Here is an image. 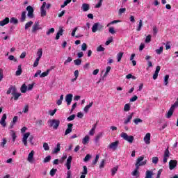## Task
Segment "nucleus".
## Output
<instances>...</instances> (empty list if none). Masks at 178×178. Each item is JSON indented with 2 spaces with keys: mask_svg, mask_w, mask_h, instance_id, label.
Wrapping results in <instances>:
<instances>
[{
  "mask_svg": "<svg viewBox=\"0 0 178 178\" xmlns=\"http://www.w3.org/2000/svg\"><path fill=\"white\" fill-rule=\"evenodd\" d=\"M144 156H141L138 157L136 160V163L135 164L136 168L131 172L132 176H136V177H140V172H138V169H140V166H144L147 165V160L144 161Z\"/></svg>",
  "mask_w": 178,
  "mask_h": 178,
  "instance_id": "1",
  "label": "nucleus"
},
{
  "mask_svg": "<svg viewBox=\"0 0 178 178\" xmlns=\"http://www.w3.org/2000/svg\"><path fill=\"white\" fill-rule=\"evenodd\" d=\"M48 123L49 124V127H53L54 130H58V127H59V125L60 124V121L59 120L53 119L49 120Z\"/></svg>",
  "mask_w": 178,
  "mask_h": 178,
  "instance_id": "2",
  "label": "nucleus"
},
{
  "mask_svg": "<svg viewBox=\"0 0 178 178\" xmlns=\"http://www.w3.org/2000/svg\"><path fill=\"white\" fill-rule=\"evenodd\" d=\"M121 137L124 138L126 141H128L130 144H132L133 141H134V136H129L127 133L122 132L121 134Z\"/></svg>",
  "mask_w": 178,
  "mask_h": 178,
  "instance_id": "3",
  "label": "nucleus"
},
{
  "mask_svg": "<svg viewBox=\"0 0 178 178\" xmlns=\"http://www.w3.org/2000/svg\"><path fill=\"white\" fill-rule=\"evenodd\" d=\"M102 29H104V26H102V24H101L99 22H96L93 24L92 27V33H97V30L101 31Z\"/></svg>",
  "mask_w": 178,
  "mask_h": 178,
  "instance_id": "4",
  "label": "nucleus"
},
{
  "mask_svg": "<svg viewBox=\"0 0 178 178\" xmlns=\"http://www.w3.org/2000/svg\"><path fill=\"white\" fill-rule=\"evenodd\" d=\"M26 10L28 12L27 16L29 19H33L34 17V8L31 7V6H28L26 7Z\"/></svg>",
  "mask_w": 178,
  "mask_h": 178,
  "instance_id": "5",
  "label": "nucleus"
},
{
  "mask_svg": "<svg viewBox=\"0 0 178 178\" xmlns=\"http://www.w3.org/2000/svg\"><path fill=\"white\" fill-rule=\"evenodd\" d=\"M47 6V2L44 1L40 7V16L41 17H45L47 16V10H45V7Z\"/></svg>",
  "mask_w": 178,
  "mask_h": 178,
  "instance_id": "6",
  "label": "nucleus"
},
{
  "mask_svg": "<svg viewBox=\"0 0 178 178\" xmlns=\"http://www.w3.org/2000/svg\"><path fill=\"white\" fill-rule=\"evenodd\" d=\"M118 147H119V140L112 143L108 146L109 149H113V151H116L118 149Z\"/></svg>",
  "mask_w": 178,
  "mask_h": 178,
  "instance_id": "7",
  "label": "nucleus"
},
{
  "mask_svg": "<svg viewBox=\"0 0 178 178\" xmlns=\"http://www.w3.org/2000/svg\"><path fill=\"white\" fill-rule=\"evenodd\" d=\"M169 156H170V152H169V147H167L164 152L163 159V163H166V162H168V158H169Z\"/></svg>",
  "mask_w": 178,
  "mask_h": 178,
  "instance_id": "8",
  "label": "nucleus"
},
{
  "mask_svg": "<svg viewBox=\"0 0 178 178\" xmlns=\"http://www.w3.org/2000/svg\"><path fill=\"white\" fill-rule=\"evenodd\" d=\"M17 91V89L16 88V86H10L8 90L6 92V94L9 95V94H15Z\"/></svg>",
  "mask_w": 178,
  "mask_h": 178,
  "instance_id": "9",
  "label": "nucleus"
},
{
  "mask_svg": "<svg viewBox=\"0 0 178 178\" xmlns=\"http://www.w3.org/2000/svg\"><path fill=\"white\" fill-rule=\"evenodd\" d=\"M72 161H73V157L72 156H70L67 159L65 164V166L67 169V170H70V168H72Z\"/></svg>",
  "mask_w": 178,
  "mask_h": 178,
  "instance_id": "10",
  "label": "nucleus"
},
{
  "mask_svg": "<svg viewBox=\"0 0 178 178\" xmlns=\"http://www.w3.org/2000/svg\"><path fill=\"white\" fill-rule=\"evenodd\" d=\"M176 166H177V161L176 160H170L169 162L170 170H173Z\"/></svg>",
  "mask_w": 178,
  "mask_h": 178,
  "instance_id": "11",
  "label": "nucleus"
},
{
  "mask_svg": "<svg viewBox=\"0 0 178 178\" xmlns=\"http://www.w3.org/2000/svg\"><path fill=\"white\" fill-rule=\"evenodd\" d=\"M42 28L40 27V23L38 22H35L32 28V33H35L37 30H42Z\"/></svg>",
  "mask_w": 178,
  "mask_h": 178,
  "instance_id": "12",
  "label": "nucleus"
},
{
  "mask_svg": "<svg viewBox=\"0 0 178 178\" xmlns=\"http://www.w3.org/2000/svg\"><path fill=\"white\" fill-rule=\"evenodd\" d=\"M65 101L67 102V105H70V104H72V101H73V95L67 94L65 96Z\"/></svg>",
  "mask_w": 178,
  "mask_h": 178,
  "instance_id": "13",
  "label": "nucleus"
},
{
  "mask_svg": "<svg viewBox=\"0 0 178 178\" xmlns=\"http://www.w3.org/2000/svg\"><path fill=\"white\" fill-rule=\"evenodd\" d=\"M143 140L145 144H147V145L151 144V134L150 133L146 134Z\"/></svg>",
  "mask_w": 178,
  "mask_h": 178,
  "instance_id": "14",
  "label": "nucleus"
},
{
  "mask_svg": "<svg viewBox=\"0 0 178 178\" xmlns=\"http://www.w3.org/2000/svg\"><path fill=\"white\" fill-rule=\"evenodd\" d=\"M72 130H73V124L69 123L67 124V128L65 130V136H67V134H70V133H72Z\"/></svg>",
  "mask_w": 178,
  "mask_h": 178,
  "instance_id": "15",
  "label": "nucleus"
},
{
  "mask_svg": "<svg viewBox=\"0 0 178 178\" xmlns=\"http://www.w3.org/2000/svg\"><path fill=\"white\" fill-rule=\"evenodd\" d=\"M29 137H30V132L26 133L23 136L22 143L25 147H27V138H29Z\"/></svg>",
  "mask_w": 178,
  "mask_h": 178,
  "instance_id": "16",
  "label": "nucleus"
},
{
  "mask_svg": "<svg viewBox=\"0 0 178 178\" xmlns=\"http://www.w3.org/2000/svg\"><path fill=\"white\" fill-rule=\"evenodd\" d=\"M161 71V66L158 65L156 67V70H155V72L153 75V79L154 80H156V79H158V74H159V72Z\"/></svg>",
  "mask_w": 178,
  "mask_h": 178,
  "instance_id": "17",
  "label": "nucleus"
},
{
  "mask_svg": "<svg viewBox=\"0 0 178 178\" xmlns=\"http://www.w3.org/2000/svg\"><path fill=\"white\" fill-rule=\"evenodd\" d=\"M173 112H175V109L172 108V107L170 108L168 112L165 115V118L167 119H170L172 116H173Z\"/></svg>",
  "mask_w": 178,
  "mask_h": 178,
  "instance_id": "18",
  "label": "nucleus"
},
{
  "mask_svg": "<svg viewBox=\"0 0 178 178\" xmlns=\"http://www.w3.org/2000/svg\"><path fill=\"white\" fill-rule=\"evenodd\" d=\"M5 120H6V114H3L0 120V124H1L3 127H6V122H5Z\"/></svg>",
  "mask_w": 178,
  "mask_h": 178,
  "instance_id": "19",
  "label": "nucleus"
},
{
  "mask_svg": "<svg viewBox=\"0 0 178 178\" xmlns=\"http://www.w3.org/2000/svg\"><path fill=\"white\" fill-rule=\"evenodd\" d=\"M81 9L83 10V12H88V10H90V4L86 3H83Z\"/></svg>",
  "mask_w": 178,
  "mask_h": 178,
  "instance_id": "20",
  "label": "nucleus"
},
{
  "mask_svg": "<svg viewBox=\"0 0 178 178\" xmlns=\"http://www.w3.org/2000/svg\"><path fill=\"white\" fill-rule=\"evenodd\" d=\"M133 116H134V113H131L128 115L127 120L124 121V124H128V123H130V120L133 119Z\"/></svg>",
  "mask_w": 178,
  "mask_h": 178,
  "instance_id": "21",
  "label": "nucleus"
},
{
  "mask_svg": "<svg viewBox=\"0 0 178 178\" xmlns=\"http://www.w3.org/2000/svg\"><path fill=\"white\" fill-rule=\"evenodd\" d=\"M33 159H34V150H32L28 156L29 162H33Z\"/></svg>",
  "mask_w": 178,
  "mask_h": 178,
  "instance_id": "22",
  "label": "nucleus"
},
{
  "mask_svg": "<svg viewBox=\"0 0 178 178\" xmlns=\"http://www.w3.org/2000/svg\"><path fill=\"white\" fill-rule=\"evenodd\" d=\"M12 95L13 96V97H11V99H13L14 98L15 101H17V99H19V97L22 95V93H17V91L13 93Z\"/></svg>",
  "mask_w": 178,
  "mask_h": 178,
  "instance_id": "23",
  "label": "nucleus"
},
{
  "mask_svg": "<svg viewBox=\"0 0 178 178\" xmlns=\"http://www.w3.org/2000/svg\"><path fill=\"white\" fill-rule=\"evenodd\" d=\"M9 23V17H6L2 21H0V26H3Z\"/></svg>",
  "mask_w": 178,
  "mask_h": 178,
  "instance_id": "24",
  "label": "nucleus"
},
{
  "mask_svg": "<svg viewBox=\"0 0 178 178\" xmlns=\"http://www.w3.org/2000/svg\"><path fill=\"white\" fill-rule=\"evenodd\" d=\"M93 104H94V102H92L88 105L84 107L83 111L85 113H88V109H90V108H91V106H92Z\"/></svg>",
  "mask_w": 178,
  "mask_h": 178,
  "instance_id": "25",
  "label": "nucleus"
},
{
  "mask_svg": "<svg viewBox=\"0 0 178 178\" xmlns=\"http://www.w3.org/2000/svg\"><path fill=\"white\" fill-rule=\"evenodd\" d=\"M152 176H154V172L152 170L146 171L145 178H152Z\"/></svg>",
  "mask_w": 178,
  "mask_h": 178,
  "instance_id": "26",
  "label": "nucleus"
},
{
  "mask_svg": "<svg viewBox=\"0 0 178 178\" xmlns=\"http://www.w3.org/2000/svg\"><path fill=\"white\" fill-rule=\"evenodd\" d=\"M95 129H97V124H93L92 128L89 131L90 136H94L95 134Z\"/></svg>",
  "mask_w": 178,
  "mask_h": 178,
  "instance_id": "27",
  "label": "nucleus"
},
{
  "mask_svg": "<svg viewBox=\"0 0 178 178\" xmlns=\"http://www.w3.org/2000/svg\"><path fill=\"white\" fill-rule=\"evenodd\" d=\"M60 151V143L57 144V147L54 149L52 154H58Z\"/></svg>",
  "mask_w": 178,
  "mask_h": 178,
  "instance_id": "28",
  "label": "nucleus"
},
{
  "mask_svg": "<svg viewBox=\"0 0 178 178\" xmlns=\"http://www.w3.org/2000/svg\"><path fill=\"white\" fill-rule=\"evenodd\" d=\"M90 141V136H88V135H86L83 140H82V143L83 144V145H86V144H88V142Z\"/></svg>",
  "mask_w": 178,
  "mask_h": 178,
  "instance_id": "29",
  "label": "nucleus"
},
{
  "mask_svg": "<svg viewBox=\"0 0 178 178\" xmlns=\"http://www.w3.org/2000/svg\"><path fill=\"white\" fill-rule=\"evenodd\" d=\"M23 73V70H22V65H18V69L15 72L16 76H20Z\"/></svg>",
  "mask_w": 178,
  "mask_h": 178,
  "instance_id": "30",
  "label": "nucleus"
},
{
  "mask_svg": "<svg viewBox=\"0 0 178 178\" xmlns=\"http://www.w3.org/2000/svg\"><path fill=\"white\" fill-rule=\"evenodd\" d=\"M26 13H27V12L26 11H23L21 15V19H20V22L21 23H23L24 22L26 21Z\"/></svg>",
  "mask_w": 178,
  "mask_h": 178,
  "instance_id": "31",
  "label": "nucleus"
},
{
  "mask_svg": "<svg viewBox=\"0 0 178 178\" xmlns=\"http://www.w3.org/2000/svg\"><path fill=\"white\" fill-rule=\"evenodd\" d=\"M21 92H22V94L27 92V86H26L24 83L21 87Z\"/></svg>",
  "mask_w": 178,
  "mask_h": 178,
  "instance_id": "32",
  "label": "nucleus"
},
{
  "mask_svg": "<svg viewBox=\"0 0 178 178\" xmlns=\"http://www.w3.org/2000/svg\"><path fill=\"white\" fill-rule=\"evenodd\" d=\"M119 169L118 166H115L111 169V176H115L116 175V172H118V170Z\"/></svg>",
  "mask_w": 178,
  "mask_h": 178,
  "instance_id": "33",
  "label": "nucleus"
},
{
  "mask_svg": "<svg viewBox=\"0 0 178 178\" xmlns=\"http://www.w3.org/2000/svg\"><path fill=\"white\" fill-rule=\"evenodd\" d=\"M37 56H38V57L36 58L41 59V57L42 56V49H39L38 50Z\"/></svg>",
  "mask_w": 178,
  "mask_h": 178,
  "instance_id": "34",
  "label": "nucleus"
},
{
  "mask_svg": "<svg viewBox=\"0 0 178 178\" xmlns=\"http://www.w3.org/2000/svg\"><path fill=\"white\" fill-rule=\"evenodd\" d=\"M169 84V74H166L164 77V86Z\"/></svg>",
  "mask_w": 178,
  "mask_h": 178,
  "instance_id": "35",
  "label": "nucleus"
},
{
  "mask_svg": "<svg viewBox=\"0 0 178 178\" xmlns=\"http://www.w3.org/2000/svg\"><path fill=\"white\" fill-rule=\"evenodd\" d=\"M141 27H143V20H139L138 26L136 28L137 31H141Z\"/></svg>",
  "mask_w": 178,
  "mask_h": 178,
  "instance_id": "36",
  "label": "nucleus"
},
{
  "mask_svg": "<svg viewBox=\"0 0 178 178\" xmlns=\"http://www.w3.org/2000/svg\"><path fill=\"white\" fill-rule=\"evenodd\" d=\"M122 58H123V52H120L117 55L118 62H120L122 60Z\"/></svg>",
  "mask_w": 178,
  "mask_h": 178,
  "instance_id": "37",
  "label": "nucleus"
},
{
  "mask_svg": "<svg viewBox=\"0 0 178 178\" xmlns=\"http://www.w3.org/2000/svg\"><path fill=\"white\" fill-rule=\"evenodd\" d=\"M101 137H102V132H99L97 136H96L95 141L96 143H98V141H99V138H101Z\"/></svg>",
  "mask_w": 178,
  "mask_h": 178,
  "instance_id": "38",
  "label": "nucleus"
},
{
  "mask_svg": "<svg viewBox=\"0 0 178 178\" xmlns=\"http://www.w3.org/2000/svg\"><path fill=\"white\" fill-rule=\"evenodd\" d=\"M162 52H163V47H160L159 49H156V54H157V55H161Z\"/></svg>",
  "mask_w": 178,
  "mask_h": 178,
  "instance_id": "39",
  "label": "nucleus"
},
{
  "mask_svg": "<svg viewBox=\"0 0 178 178\" xmlns=\"http://www.w3.org/2000/svg\"><path fill=\"white\" fill-rule=\"evenodd\" d=\"M10 23H13V24H17L19 23V20L15 17H12L10 20Z\"/></svg>",
  "mask_w": 178,
  "mask_h": 178,
  "instance_id": "40",
  "label": "nucleus"
},
{
  "mask_svg": "<svg viewBox=\"0 0 178 178\" xmlns=\"http://www.w3.org/2000/svg\"><path fill=\"white\" fill-rule=\"evenodd\" d=\"M33 22L32 21H30L29 22H27L26 24H25V30H27L29 28L31 27V26H33Z\"/></svg>",
  "mask_w": 178,
  "mask_h": 178,
  "instance_id": "41",
  "label": "nucleus"
},
{
  "mask_svg": "<svg viewBox=\"0 0 178 178\" xmlns=\"http://www.w3.org/2000/svg\"><path fill=\"white\" fill-rule=\"evenodd\" d=\"M63 101V95L60 96V99L56 102L57 105H62V102Z\"/></svg>",
  "mask_w": 178,
  "mask_h": 178,
  "instance_id": "42",
  "label": "nucleus"
},
{
  "mask_svg": "<svg viewBox=\"0 0 178 178\" xmlns=\"http://www.w3.org/2000/svg\"><path fill=\"white\" fill-rule=\"evenodd\" d=\"M74 63L76 65V66H80V65H81V59L78 58L74 60Z\"/></svg>",
  "mask_w": 178,
  "mask_h": 178,
  "instance_id": "43",
  "label": "nucleus"
},
{
  "mask_svg": "<svg viewBox=\"0 0 178 178\" xmlns=\"http://www.w3.org/2000/svg\"><path fill=\"white\" fill-rule=\"evenodd\" d=\"M124 112H129V111H130V104H126L124 105Z\"/></svg>",
  "mask_w": 178,
  "mask_h": 178,
  "instance_id": "44",
  "label": "nucleus"
},
{
  "mask_svg": "<svg viewBox=\"0 0 178 178\" xmlns=\"http://www.w3.org/2000/svg\"><path fill=\"white\" fill-rule=\"evenodd\" d=\"M83 171L81 172L82 175H83L84 176H86V175H88V170L87 169V166L86 165H83Z\"/></svg>",
  "mask_w": 178,
  "mask_h": 178,
  "instance_id": "45",
  "label": "nucleus"
},
{
  "mask_svg": "<svg viewBox=\"0 0 178 178\" xmlns=\"http://www.w3.org/2000/svg\"><path fill=\"white\" fill-rule=\"evenodd\" d=\"M56 172H58V169L53 168L50 170V175L51 176H55L56 174Z\"/></svg>",
  "mask_w": 178,
  "mask_h": 178,
  "instance_id": "46",
  "label": "nucleus"
},
{
  "mask_svg": "<svg viewBox=\"0 0 178 178\" xmlns=\"http://www.w3.org/2000/svg\"><path fill=\"white\" fill-rule=\"evenodd\" d=\"M134 122L135 123V124H138L139 123H143V120H141L140 118H136L134 120Z\"/></svg>",
  "mask_w": 178,
  "mask_h": 178,
  "instance_id": "47",
  "label": "nucleus"
},
{
  "mask_svg": "<svg viewBox=\"0 0 178 178\" xmlns=\"http://www.w3.org/2000/svg\"><path fill=\"white\" fill-rule=\"evenodd\" d=\"M43 148H44V151H49V145H48V143H44Z\"/></svg>",
  "mask_w": 178,
  "mask_h": 178,
  "instance_id": "48",
  "label": "nucleus"
},
{
  "mask_svg": "<svg viewBox=\"0 0 178 178\" xmlns=\"http://www.w3.org/2000/svg\"><path fill=\"white\" fill-rule=\"evenodd\" d=\"M6 143H8V140H6V138H3V141L1 143V146L3 148H5V145L6 144Z\"/></svg>",
  "mask_w": 178,
  "mask_h": 178,
  "instance_id": "49",
  "label": "nucleus"
},
{
  "mask_svg": "<svg viewBox=\"0 0 178 178\" xmlns=\"http://www.w3.org/2000/svg\"><path fill=\"white\" fill-rule=\"evenodd\" d=\"M74 118H76V115L72 114L67 118V120H68V122H71V120H74Z\"/></svg>",
  "mask_w": 178,
  "mask_h": 178,
  "instance_id": "50",
  "label": "nucleus"
},
{
  "mask_svg": "<svg viewBox=\"0 0 178 178\" xmlns=\"http://www.w3.org/2000/svg\"><path fill=\"white\" fill-rule=\"evenodd\" d=\"M111 42H113V38H112V37L108 38V40L106 42L105 44L109 45V44H111Z\"/></svg>",
  "mask_w": 178,
  "mask_h": 178,
  "instance_id": "51",
  "label": "nucleus"
},
{
  "mask_svg": "<svg viewBox=\"0 0 178 178\" xmlns=\"http://www.w3.org/2000/svg\"><path fill=\"white\" fill-rule=\"evenodd\" d=\"M108 33H111V34H115L116 33V31H115V28L110 27L108 29Z\"/></svg>",
  "mask_w": 178,
  "mask_h": 178,
  "instance_id": "52",
  "label": "nucleus"
},
{
  "mask_svg": "<svg viewBox=\"0 0 178 178\" xmlns=\"http://www.w3.org/2000/svg\"><path fill=\"white\" fill-rule=\"evenodd\" d=\"M91 159V155L87 154L85 158L83 159L84 162H88Z\"/></svg>",
  "mask_w": 178,
  "mask_h": 178,
  "instance_id": "53",
  "label": "nucleus"
},
{
  "mask_svg": "<svg viewBox=\"0 0 178 178\" xmlns=\"http://www.w3.org/2000/svg\"><path fill=\"white\" fill-rule=\"evenodd\" d=\"M38 63H40V58H36L33 63V67H37L38 66Z\"/></svg>",
  "mask_w": 178,
  "mask_h": 178,
  "instance_id": "54",
  "label": "nucleus"
},
{
  "mask_svg": "<svg viewBox=\"0 0 178 178\" xmlns=\"http://www.w3.org/2000/svg\"><path fill=\"white\" fill-rule=\"evenodd\" d=\"M151 35H148L147 37H146V39L145 40V42H146V44H148L149 42H151Z\"/></svg>",
  "mask_w": 178,
  "mask_h": 178,
  "instance_id": "55",
  "label": "nucleus"
},
{
  "mask_svg": "<svg viewBox=\"0 0 178 178\" xmlns=\"http://www.w3.org/2000/svg\"><path fill=\"white\" fill-rule=\"evenodd\" d=\"M98 159H99V154L96 155V157L92 162V165H97V162H98Z\"/></svg>",
  "mask_w": 178,
  "mask_h": 178,
  "instance_id": "56",
  "label": "nucleus"
},
{
  "mask_svg": "<svg viewBox=\"0 0 178 178\" xmlns=\"http://www.w3.org/2000/svg\"><path fill=\"white\" fill-rule=\"evenodd\" d=\"M48 74H49V70H47V71L44 72H42V73L40 74V77H46V76H48Z\"/></svg>",
  "mask_w": 178,
  "mask_h": 178,
  "instance_id": "57",
  "label": "nucleus"
},
{
  "mask_svg": "<svg viewBox=\"0 0 178 178\" xmlns=\"http://www.w3.org/2000/svg\"><path fill=\"white\" fill-rule=\"evenodd\" d=\"M3 80V70L0 68V81Z\"/></svg>",
  "mask_w": 178,
  "mask_h": 178,
  "instance_id": "58",
  "label": "nucleus"
},
{
  "mask_svg": "<svg viewBox=\"0 0 178 178\" xmlns=\"http://www.w3.org/2000/svg\"><path fill=\"white\" fill-rule=\"evenodd\" d=\"M178 106V98L177 99V101L171 106V108L175 110V108H177Z\"/></svg>",
  "mask_w": 178,
  "mask_h": 178,
  "instance_id": "59",
  "label": "nucleus"
},
{
  "mask_svg": "<svg viewBox=\"0 0 178 178\" xmlns=\"http://www.w3.org/2000/svg\"><path fill=\"white\" fill-rule=\"evenodd\" d=\"M97 52H102V51H105V49L104 47H102V45H100L97 48Z\"/></svg>",
  "mask_w": 178,
  "mask_h": 178,
  "instance_id": "60",
  "label": "nucleus"
},
{
  "mask_svg": "<svg viewBox=\"0 0 178 178\" xmlns=\"http://www.w3.org/2000/svg\"><path fill=\"white\" fill-rule=\"evenodd\" d=\"M51 156H47V157H45L44 159V163H47L49 162V161H51Z\"/></svg>",
  "mask_w": 178,
  "mask_h": 178,
  "instance_id": "61",
  "label": "nucleus"
},
{
  "mask_svg": "<svg viewBox=\"0 0 178 178\" xmlns=\"http://www.w3.org/2000/svg\"><path fill=\"white\" fill-rule=\"evenodd\" d=\"M23 112H24V113H27V112H29V105L28 104L24 106Z\"/></svg>",
  "mask_w": 178,
  "mask_h": 178,
  "instance_id": "62",
  "label": "nucleus"
},
{
  "mask_svg": "<svg viewBox=\"0 0 178 178\" xmlns=\"http://www.w3.org/2000/svg\"><path fill=\"white\" fill-rule=\"evenodd\" d=\"M159 161V159L158 157H153L152 158V163H153L156 164V163H158Z\"/></svg>",
  "mask_w": 178,
  "mask_h": 178,
  "instance_id": "63",
  "label": "nucleus"
},
{
  "mask_svg": "<svg viewBox=\"0 0 178 178\" xmlns=\"http://www.w3.org/2000/svg\"><path fill=\"white\" fill-rule=\"evenodd\" d=\"M82 51H87V44L83 43L81 46Z\"/></svg>",
  "mask_w": 178,
  "mask_h": 178,
  "instance_id": "64",
  "label": "nucleus"
}]
</instances>
